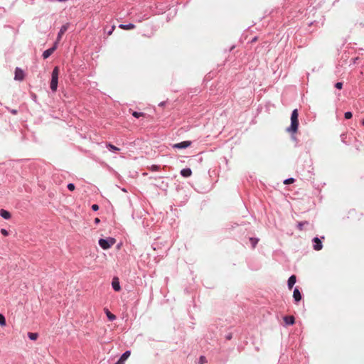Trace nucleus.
Instances as JSON below:
<instances>
[{"instance_id":"nucleus-1","label":"nucleus","mask_w":364,"mask_h":364,"mask_svg":"<svg viewBox=\"0 0 364 364\" xmlns=\"http://www.w3.org/2000/svg\"><path fill=\"white\" fill-rule=\"evenodd\" d=\"M299 113L296 109H294L291 116V126L287 128V132L296 133L299 127Z\"/></svg>"},{"instance_id":"nucleus-2","label":"nucleus","mask_w":364,"mask_h":364,"mask_svg":"<svg viewBox=\"0 0 364 364\" xmlns=\"http://www.w3.org/2000/svg\"><path fill=\"white\" fill-rule=\"evenodd\" d=\"M59 73V68L57 66L55 67L52 72L51 81L50 85V89L53 92H55L57 90Z\"/></svg>"},{"instance_id":"nucleus-3","label":"nucleus","mask_w":364,"mask_h":364,"mask_svg":"<svg viewBox=\"0 0 364 364\" xmlns=\"http://www.w3.org/2000/svg\"><path fill=\"white\" fill-rule=\"evenodd\" d=\"M116 240L114 238L108 237L107 239H100L99 245L103 250H107L114 245Z\"/></svg>"},{"instance_id":"nucleus-4","label":"nucleus","mask_w":364,"mask_h":364,"mask_svg":"<svg viewBox=\"0 0 364 364\" xmlns=\"http://www.w3.org/2000/svg\"><path fill=\"white\" fill-rule=\"evenodd\" d=\"M57 42H55L53 46L46 50H45L43 53V57L44 59H46L48 58L50 55H51L53 52L56 50L57 48Z\"/></svg>"},{"instance_id":"nucleus-5","label":"nucleus","mask_w":364,"mask_h":364,"mask_svg":"<svg viewBox=\"0 0 364 364\" xmlns=\"http://www.w3.org/2000/svg\"><path fill=\"white\" fill-rule=\"evenodd\" d=\"M68 26H69V24L68 23H66L63 26H61L60 29V31L58 34V36H57V39H56V41L57 42V44L59 43V41H60L63 35L66 32V31L68 30Z\"/></svg>"},{"instance_id":"nucleus-6","label":"nucleus","mask_w":364,"mask_h":364,"mask_svg":"<svg viewBox=\"0 0 364 364\" xmlns=\"http://www.w3.org/2000/svg\"><path fill=\"white\" fill-rule=\"evenodd\" d=\"M191 144V141H184L173 144V147L176 148V149H186V148L190 146Z\"/></svg>"},{"instance_id":"nucleus-7","label":"nucleus","mask_w":364,"mask_h":364,"mask_svg":"<svg viewBox=\"0 0 364 364\" xmlns=\"http://www.w3.org/2000/svg\"><path fill=\"white\" fill-rule=\"evenodd\" d=\"M23 78H24V73H23V71L21 68H16V70H15L14 79L16 80L21 81V80H23Z\"/></svg>"},{"instance_id":"nucleus-8","label":"nucleus","mask_w":364,"mask_h":364,"mask_svg":"<svg viewBox=\"0 0 364 364\" xmlns=\"http://www.w3.org/2000/svg\"><path fill=\"white\" fill-rule=\"evenodd\" d=\"M130 355L131 352L129 350L124 352L115 364H124L125 360L130 356Z\"/></svg>"},{"instance_id":"nucleus-9","label":"nucleus","mask_w":364,"mask_h":364,"mask_svg":"<svg viewBox=\"0 0 364 364\" xmlns=\"http://www.w3.org/2000/svg\"><path fill=\"white\" fill-rule=\"evenodd\" d=\"M112 286L114 291H120L121 287L119 284V279L117 277L113 278L112 282Z\"/></svg>"},{"instance_id":"nucleus-10","label":"nucleus","mask_w":364,"mask_h":364,"mask_svg":"<svg viewBox=\"0 0 364 364\" xmlns=\"http://www.w3.org/2000/svg\"><path fill=\"white\" fill-rule=\"evenodd\" d=\"M313 241L315 243L314 245V249L317 251L321 250L323 247V245L320 239L318 237H315L314 238Z\"/></svg>"},{"instance_id":"nucleus-11","label":"nucleus","mask_w":364,"mask_h":364,"mask_svg":"<svg viewBox=\"0 0 364 364\" xmlns=\"http://www.w3.org/2000/svg\"><path fill=\"white\" fill-rule=\"evenodd\" d=\"M283 319L287 325H293L295 323V318L293 316H286Z\"/></svg>"},{"instance_id":"nucleus-12","label":"nucleus","mask_w":364,"mask_h":364,"mask_svg":"<svg viewBox=\"0 0 364 364\" xmlns=\"http://www.w3.org/2000/svg\"><path fill=\"white\" fill-rule=\"evenodd\" d=\"M296 282V277L295 275H291L288 279V288L291 289Z\"/></svg>"},{"instance_id":"nucleus-13","label":"nucleus","mask_w":364,"mask_h":364,"mask_svg":"<svg viewBox=\"0 0 364 364\" xmlns=\"http://www.w3.org/2000/svg\"><path fill=\"white\" fill-rule=\"evenodd\" d=\"M293 297H294V299L296 302H299L301 299V293H300L299 290L297 288H296L294 290Z\"/></svg>"},{"instance_id":"nucleus-14","label":"nucleus","mask_w":364,"mask_h":364,"mask_svg":"<svg viewBox=\"0 0 364 364\" xmlns=\"http://www.w3.org/2000/svg\"><path fill=\"white\" fill-rule=\"evenodd\" d=\"M0 215L3 218L6 219V220L10 219L11 217V213L9 211L4 210V209L0 210Z\"/></svg>"},{"instance_id":"nucleus-15","label":"nucleus","mask_w":364,"mask_h":364,"mask_svg":"<svg viewBox=\"0 0 364 364\" xmlns=\"http://www.w3.org/2000/svg\"><path fill=\"white\" fill-rule=\"evenodd\" d=\"M119 27L121 28V29H123V30H131V29H134L135 28V25L133 24V23H129V24H120L119 26Z\"/></svg>"},{"instance_id":"nucleus-16","label":"nucleus","mask_w":364,"mask_h":364,"mask_svg":"<svg viewBox=\"0 0 364 364\" xmlns=\"http://www.w3.org/2000/svg\"><path fill=\"white\" fill-rule=\"evenodd\" d=\"M181 174L183 177H189V176H191L192 171H191V170L190 168H183V169L181 170Z\"/></svg>"},{"instance_id":"nucleus-17","label":"nucleus","mask_w":364,"mask_h":364,"mask_svg":"<svg viewBox=\"0 0 364 364\" xmlns=\"http://www.w3.org/2000/svg\"><path fill=\"white\" fill-rule=\"evenodd\" d=\"M28 336L31 340L35 341L38 338V333H28Z\"/></svg>"},{"instance_id":"nucleus-18","label":"nucleus","mask_w":364,"mask_h":364,"mask_svg":"<svg viewBox=\"0 0 364 364\" xmlns=\"http://www.w3.org/2000/svg\"><path fill=\"white\" fill-rule=\"evenodd\" d=\"M250 243H251V245H252V247L253 248H255V246H256V245L257 244V242H258L259 240H258V239H257V238L250 237Z\"/></svg>"},{"instance_id":"nucleus-19","label":"nucleus","mask_w":364,"mask_h":364,"mask_svg":"<svg viewBox=\"0 0 364 364\" xmlns=\"http://www.w3.org/2000/svg\"><path fill=\"white\" fill-rule=\"evenodd\" d=\"M0 326H6V318L4 316L0 314Z\"/></svg>"},{"instance_id":"nucleus-20","label":"nucleus","mask_w":364,"mask_h":364,"mask_svg":"<svg viewBox=\"0 0 364 364\" xmlns=\"http://www.w3.org/2000/svg\"><path fill=\"white\" fill-rule=\"evenodd\" d=\"M106 314L110 321H113L116 318V316L114 314H112L110 311H109L108 310L107 311Z\"/></svg>"},{"instance_id":"nucleus-21","label":"nucleus","mask_w":364,"mask_h":364,"mask_svg":"<svg viewBox=\"0 0 364 364\" xmlns=\"http://www.w3.org/2000/svg\"><path fill=\"white\" fill-rule=\"evenodd\" d=\"M107 147L109 148V149L111 151H118L119 150V149L117 147H116L115 146H114L111 144H107Z\"/></svg>"},{"instance_id":"nucleus-22","label":"nucleus","mask_w":364,"mask_h":364,"mask_svg":"<svg viewBox=\"0 0 364 364\" xmlns=\"http://www.w3.org/2000/svg\"><path fill=\"white\" fill-rule=\"evenodd\" d=\"M294 182V179L293 178H290L286 179L284 181V183L286 185H288V184L293 183Z\"/></svg>"},{"instance_id":"nucleus-23","label":"nucleus","mask_w":364,"mask_h":364,"mask_svg":"<svg viewBox=\"0 0 364 364\" xmlns=\"http://www.w3.org/2000/svg\"><path fill=\"white\" fill-rule=\"evenodd\" d=\"M132 115L136 118H139L144 115V113L142 112H133Z\"/></svg>"},{"instance_id":"nucleus-24","label":"nucleus","mask_w":364,"mask_h":364,"mask_svg":"<svg viewBox=\"0 0 364 364\" xmlns=\"http://www.w3.org/2000/svg\"><path fill=\"white\" fill-rule=\"evenodd\" d=\"M160 168V166L158 165H152L150 168L151 171H159Z\"/></svg>"},{"instance_id":"nucleus-25","label":"nucleus","mask_w":364,"mask_h":364,"mask_svg":"<svg viewBox=\"0 0 364 364\" xmlns=\"http://www.w3.org/2000/svg\"><path fill=\"white\" fill-rule=\"evenodd\" d=\"M344 116L346 119H349L353 117V114L350 112H347L345 113Z\"/></svg>"},{"instance_id":"nucleus-26","label":"nucleus","mask_w":364,"mask_h":364,"mask_svg":"<svg viewBox=\"0 0 364 364\" xmlns=\"http://www.w3.org/2000/svg\"><path fill=\"white\" fill-rule=\"evenodd\" d=\"M68 188L70 191H74V190H75V185H74L73 183H69V184L68 185Z\"/></svg>"},{"instance_id":"nucleus-27","label":"nucleus","mask_w":364,"mask_h":364,"mask_svg":"<svg viewBox=\"0 0 364 364\" xmlns=\"http://www.w3.org/2000/svg\"><path fill=\"white\" fill-rule=\"evenodd\" d=\"M335 87L337 88V89H342V87H343V83L342 82H336V85H335Z\"/></svg>"},{"instance_id":"nucleus-28","label":"nucleus","mask_w":364,"mask_h":364,"mask_svg":"<svg viewBox=\"0 0 364 364\" xmlns=\"http://www.w3.org/2000/svg\"><path fill=\"white\" fill-rule=\"evenodd\" d=\"M1 233L4 235V236H8L9 235V232L5 230V229H1Z\"/></svg>"},{"instance_id":"nucleus-29","label":"nucleus","mask_w":364,"mask_h":364,"mask_svg":"<svg viewBox=\"0 0 364 364\" xmlns=\"http://www.w3.org/2000/svg\"><path fill=\"white\" fill-rule=\"evenodd\" d=\"M92 209L94 210V211H97L98 209H99V206L97 204H94L92 205Z\"/></svg>"},{"instance_id":"nucleus-30","label":"nucleus","mask_w":364,"mask_h":364,"mask_svg":"<svg viewBox=\"0 0 364 364\" xmlns=\"http://www.w3.org/2000/svg\"><path fill=\"white\" fill-rule=\"evenodd\" d=\"M114 28H115V26H113L112 27L111 31H109V32H108V35H109V36H110V35L112 33V32H113V31L114 30Z\"/></svg>"},{"instance_id":"nucleus-31","label":"nucleus","mask_w":364,"mask_h":364,"mask_svg":"<svg viewBox=\"0 0 364 364\" xmlns=\"http://www.w3.org/2000/svg\"><path fill=\"white\" fill-rule=\"evenodd\" d=\"M302 226H303V223H299V225H298V227H299V230H302Z\"/></svg>"},{"instance_id":"nucleus-32","label":"nucleus","mask_w":364,"mask_h":364,"mask_svg":"<svg viewBox=\"0 0 364 364\" xmlns=\"http://www.w3.org/2000/svg\"><path fill=\"white\" fill-rule=\"evenodd\" d=\"M200 363H203V362H204V360H205V357L201 356V357L200 358Z\"/></svg>"},{"instance_id":"nucleus-33","label":"nucleus","mask_w":364,"mask_h":364,"mask_svg":"<svg viewBox=\"0 0 364 364\" xmlns=\"http://www.w3.org/2000/svg\"><path fill=\"white\" fill-rule=\"evenodd\" d=\"M100 219H99L98 218H96L95 219V223L96 224H98V223H100Z\"/></svg>"},{"instance_id":"nucleus-34","label":"nucleus","mask_w":364,"mask_h":364,"mask_svg":"<svg viewBox=\"0 0 364 364\" xmlns=\"http://www.w3.org/2000/svg\"><path fill=\"white\" fill-rule=\"evenodd\" d=\"M257 41V38L255 37V38H254L252 39V42H255V41Z\"/></svg>"},{"instance_id":"nucleus-35","label":"nucleus","mask_w":364,"mask_h":364,"mask_svg":"<svg viewBox=\"0 0 364 364\" xmlns=\"http://www.w3.org/2000/svg\"><path fill=\"white\" fill-rule=\"evenodd\" d=\"M361 124L364 126V119H362Z\"/></svg>"},{"instance_id":"nucleus-36","label":"nucleus","mask_w":364,"mask_h":364,"mask_svg":"<svg viewBox=\"0 0 364 364\" xmlns=\"http://www.w3.org/2000/svg\"><path fill=\"white\" fill-rule=\"evenodd\" d=\"M164 102H161V103H160V104H159V105H160V106H163V105H164Z\"/></svg>"},{"instance_id":"nucleus-37","label":"nucleus","mask_w":364,"mask_h":364,"mask_svg":"<svg viewBox=\"0 0 364 364\" xmlns=\"http://www.w3.org/2000/svg\"><path fill=\"white\" fill-rule=\"evenodd\" d=\"M12 113L16 114V110H13V111H12Z\"/></svg>"}]
</instances>
